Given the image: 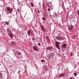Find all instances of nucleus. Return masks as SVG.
Listing matches in <instances>:
<instances>
[{
  "label": "nucleus",
  "mask_w": 79,
  "mask_h": 79,
  "mask_svg": "<svg viewBox=\"0 0 79 79\" xmlns=\"http://www.w3.org/2000/svg\"><path fill=\"white\" fill-rule=\"evenodd\" d=\"M33 49V50H34L35 51L39 52V50H38V47L37 46V45L34 46Z\"/></svg>",
  "instance_id": "1"
},
{
  "label": "nucleus",
  "mask_w": 79,
  "mask_h": 79,
  "mask_svg": "<svg viewBox=\"0 0 79 79\" xmlns=\"http://www.w3.org/2000/svg\"><path fill=\"white\" fill-rule=\"evenodd\" d=\"M6 9L7 10V11H8L10 13H12V10H13V9L9 7H7Z\"/></svg>",
  "instance_id": "2"
},
{
  "label": "nucleus",
  "mask_w": 79,
  "mask_h": 79,
  "mask_svg": "<svg viewBox=\"0 0 79 79\" xmlns=\"http://www.w3.org/2000/svg\"><path fill=\"white\" fill-rule=\"evenodd\" d=\"M54 55L55 54L54 53V52L51 53L49 55V59H50V58H52L53 56H54Z\"/></svg>",
  "instance_id": "3"
},
{
  "label": "nucleus",
  "mask_w": 79,
  "mask_h": 79,
  "mask_svg": "<svg viewBox=\"0 0 79 79\" xmlns=\"http://www.w3.org/2000/svg\"><path fill=\"white\" fill-rule=\"evenodd\" d=\"M55 44L57 48L60 50V47L59 46H60V45H59V43H58V42L56 41Z\"/></svg>",
  "instance_id": "4"
},
{
  "label": "nucleus",
  "mask_w": 79,
  "mask_h": 79,
  "mask_svg": "<svg viewBox=\"0 0 79 79\" xmlns=\"http://www.w3.org/2000/svg\"><path fill=\"white\" fill-rule=\"evenodd\" d=\"M52 49V47L51 46H48L46 48V50H50Z\"/></svg>",
  "instance_id": "5"
},
{
  "label": "nucleus",
  "mask_w": 79,
  "mask_h": 79,
  "mask_svg": "<svg viewBox=\"0 0 79 79\" xmlns=\"http://www.w3.org/2000/svg\"><path fill=\"white\" fill-rule=\"evenodd\" d=\"M67 45L66 44H63L61 45V48H66V46Z\"/></svg>",
  "instance_id": "6"
},
{
  "label": "nucleus",
  "mask_w": 79,
  "mask_h": 79,
  "mask_svg": "<svg viewBox=\"0 0 79 79\" xmlns=\"http://www.w3.org/2000/svg\"><path fill=\"white\" fill-rule=\"evenodd\" d=\"M64 76H65V73H63L59 75V77H63Z\"/></svg>",
  "instance_id": "7"
},
{
  "label": "nucleus",
  "mask_w": 79,
  "mask_h": 79,
  "mask_svg": "<svg viewBox=\"0 0 79 79\" xmlns=\"http://www.w3.org/2000/svg\"><path fill=\"white\" fill-rule=\"evenodd\" d=\"M16 52V55H21V52H19L16 51V52Z\"/></svg>",
  "instance_id": "8"
},
{
  "label": "nucleus",
  "mask_w": 79,
  "mask_h": 79,
  "mask_svg": "<svg viewBox=\"0 0 79 79\" xmlns=\"http://www.w3.org/2000/svg\"><path fill=\"white\" fill-rule=\"evenodd\" d=\"M27 34L28 35H30L31 34V29L29 30L27 32Z\"/></svg>",
  "instance_id": "9"
},
{
  "label": "nucleus",
  "mask_w": 79,
  "mask_h": 79,
  "mask_svg": "<svg viewBox=\"0 0 79 79\" xmlns=\"http://www.w3.org/2000/svg\"><path fill=\"white\" fill-rule=\"evenodd\" d=\"M10 44L13 46H14L15 45V43H14V42L13 41H11V42H10Z\"/></svg>",
  "instance_id": "10"
},
{
  "label": "nucleus",
  "mask_w": 79,
  "mask_h": 79,
  "mask_svg": "<svg viewBox=\"0 0 79 79\" xmlns=\"http://www.w3.org/2000/svg\"><path fill=\"white\" fill-rule=\"evenodd\" d=\"M73 29V25H71V28H70V30H71V29Z\"/></svg>",
  "instance_id": "11"
},
{
  "label": "nucleus",
  "mask_w": 79,
  "mask_h": 79,
  "mask_svg": "<svg viewBox=\"0 0 79 79\" xmlns=\"http://www.w3.org/2000/svg\"><path fill=\"white\" fill-rule=\"evenodd\" d=\"M10 28H7V31L8 32H10Z\"/></svg>",
  "instance_id": "12"
},
{
  "label": "nucleus",
  "mask_w": 79,
  "mask_h": 79,
  "mask_svg": "<svg viewBox=\"0 0 79 79\" xmlns=\"http://www.w3.org/2000/svg\"><path fill=\"white\" fill-rule=\"evenodd\" d=\"M29 18L27 17V18L26 19V20L27 21H29Z\"/></svg>",
  "instance_id": "13"
},
{
  "label": "nucleus",
  "mask_w": 79,
  "mask_h": 79,
  "mask_svg": "<svg viewBox=\"0 0 79 79\" xmlns=\"http://www.w3.org/2000/svg\"><path fill=\"white\" fill-rule=\"evenodd\" d=\"M76 73H75L73 74L74 75H75V77H76V76H77V74H76Z\"/></svg>",
  "instance_id": "14"
},
{
  "label": "nucleus",
  "mask_w": 79,
  "mask_h": 79,
  "mask_svg": "<svg viewBox=\"0 0 79 79\" xmlns=\"http://www.w3.org/2000/svg\"><path fill=\"white\" fill-rule=\"evenodd\" d=\"M0 77H2V74L0 72Z\"/></svg>",
  "instance_id": "15"
},
{
  "label": "nucleus",
  "mask_w": 79,
  "mask_h": 79,
  "mask_svg": "<svg viewBox=\"0 0 79 79\" xmlns=\"http://www.w3.org/2000/svg\"><path fill=\"white\" fill-rule=\"evenodd\" d=\"M31 6H32V7L34 6V4L32 2L31 3Z\"/></svg>",
  "instance_id": "16"
},
{
  "label": "nucleus",
  "mask_w": 79,
  "mask_h": 79,
  "mask_svg": "<svg viewBox=\"0 0 79 79\" xmlns=\"http://www.w3.org/2000/svg\"><path fill=\"white\" fill-rule=\"evenodd\" d=\"M58 38V40H61V38L60 37H59Z\"/></svg>",
  "instance_id": "17"
},
{
  "label": "nucleus",
  "mask_w": 79,
  "mask_h": 79,
  "mask_svg": "<svg viewBox=\"0 0 79 79\" xmlns=\"http://www.w3.org/2000/svg\"><path fill=\"white\" fill-rule=\"evenodd\" d=\"M5 24H6V25H8V24H9L8 22H5Z\"/></svg>",
  "instance_id": "18"
},
{
  "label": "nucleus",
  "mask_w": 79,
  "mask_h": 79,
  "mask_svg": "<svg viewBox=\"0 0 79 79\" xmlns=\"http://www.w3.org/2000/svg\"><path fill=\"white\" fill-rule=\"evenodd\" d=\"M41 62H43V61H44V62H45V60H41Z\"/></svg>",
  "instance_id": "19"
},
{
  "label": "nucleus",
  "mask_w": 79,
  "mask_h": 79,
  "mask_svg": "<svg viewBox=\"0 0 79 79\" xmlns=\"http://www.w3.org/2000/svg\"><path fill=\"white\" fill-rule=\"evenodd\" d=\"M58 37H59L58 36L56 37V39H57V40H58L59 39Z\"/></svg>",
  "instance_id": "20"
},
{
  "label": "nucleus",
  "mask_w": 79,
  "mask_h": 79,
  "mask_svg": "<svg viewBox=\"0 0 79 79\" xmlns=\"http://www.w3.org/2000/svg\"><path fill=\"white\" fill-rule=\"evenodd\" d=\"M61 40H64V38H63V37H61Z\"/></svg>",
  "instance_id": "21"
},
{
  "label": "nucleus",
  "mask_w": 79,
  "mask_h": 79,
  "mask_svg": "<svg viewBox=\"0 0 79 79\" xmlns=\"http://www.w3.org/2000/svg\"><path fill=\"white\" fill-rule=\"evenodd\" d=\"M41 27L42 29H43V28H44V26H41Z\"/></svg>",
  "instance_id": "22"
},
{
  "label": "nucleus",
  "mask_w": 79,
  "mask_h": 79,
  "mask_svg": "<svg viewBox=\"0 0 79 79\" xmlns=\"http://www.w3.org/2000/svg\"><path fill=\"white\" fill-rule=\"evenodd\" d=\"M46 37H47V38H46L48 40L49 39H48V36L47 35Z\"/></svg>",
  "instance_id": "23"
},
{
  "label": "nucleus",
  "mask_w": 79,
  "mask_h": 79,
  "mask_svg": "<svg viewBox=\"0 0 79 79\" xmlns=\"http://www.w3.org/2000/svg\"><path fill=\"white\" fill-rule=\"evenodd\" d=\"M68 27L69 28V29L70 30V28H69V26L68 25Z\"/></svg>",
  "instance_id": "24"
},
{
  "label": "nucleus",
  "mask_w": 79,
  "mask_h": 79,
  "mask_svg": "<svg viewBox=\"0 0 79 79\" xmlns=\"http://www.w3.org/2000/svg\"><path fill=\"white\" fill-rule=\"evenodd\" d=\"M70 55H71V56H73V54H72V53H70Z\"/></svg>",
  "instance_id": "25"
},
{
  "label": "nucleus",
  "mask_w": 79,
  "mask_h": 79,
  "mask_svg": "<svg viewBox=\"0 0 79 79\" xmlns=\"http://www.w3.org/2000/svg\"><path fill=\"white\" fill-rule=\"evenodd\" d=\"M42 18L43 19V20H45V19L44 18L42 17Z\"/></svg>",
  "instance_id": "26"
},
{
  "label": "nucleus",
  "mask_w": 79,
  "mask_h": 79,
  "mask_svg": "<svg viewBox=\"0 0 79 79\" xmlns=\"http://www.w3.org/2000/svg\"><path fill=\"white\" fill-rule=\"evenodd\" d=\"M44 31V32H46V30H45V29H44L43 30Z\"/></svg>",
  "instance_id": "27"
},
{
  "label": "nucleus",
  "mask_w": 79,
  "mask_h": 79,
  "mask_svg": "<svg viewBox=\"0 0 79 79\" xmlns=\"http://www.w3.org/2000/svg\"><path fill=\"white\" fill-rule=\"evenodd\" d=\"M40 43H39L38 44V45H39V46H40Z\"/></svg>",
  "instance_id": "28"
},
{
  "label": "nucleus",
  "mask_w": 79,
  "mask_h": 79,
  "mask_svg": "<svg viewBox=\"0 0 79 79\" xmlns=\"http://www.w3.org/2000/svg\"><path fill=\"white\" fill-rule=\"evenodd\" d=\"M48 11H50V9L48 8Z\"/></svg>",
  "instance_id": "29"
},
{
  "label": "nucleus",
  "mask_w": 79,
  "mask_h": 79,
  "mask_svg": "<svg viewBox=\"0 0 79 79\" xmlns=\"http://www.w3.org/2000/svg\"><path fill=\"white\" fill-rule=\"evenodd\" d=\"M44 28H42V31H44Z\"/></svg>",
  "instance_id": "30"
},
{
  "label": "nucleus",
  "mask_w": 79,
  "mask_h": 79,
  "mask_svg": "<svg viewBox=\"0 0 79 79\" xmlns=\"http://www.w3.org/2000/svg\"><path fill=\"white\" fill-rule=\"evenodd\" d=\"M33 40H34L35 39V38L34 37H33Z\"/></svg>",
  "instance_id": "31"
},
{
  "label": "nucleus",
  "mask_w": 79,
  "mask_h": 79,
  "mask_svg": "<svg viewBox=\"0 0 79 79\" xmlns=\"http://www.w3.org/2000/svg\"><path fill=\"white\" fill-rule=\"evenodd\" d=\"M33 34V31H31V34Z\"/></svg>",
  "instance_id": "32"
},
{
  "label": "nucleus",
  "mask_w": 79,
  "mask_h": 79,
  "mask_svg": "<svg viewBox=\"0 0 79 79\" xmlns=\"http://www.w3.org/2000/svg\"><path fill=\"white\" fill-rule=\"evenodd\" d=\"M48 41H49V42H50V39H48Z\"/></svg>",
  "instance_id": "33"
},
{
  "label": "nucleus",
  "mask_w": 79,
  "mask_h": 79,
  "mask_svg": "<svg viewBox=\"0 0 79 79\" xmlns=\"http://www.w3.org/2000/svg\"><path fill=\"white\" fill-rule=\"evenodd\" d=\"M38 13H40V11L39 10H38Z\"/></svg>",
  "instance_id": "34"
},
{
  "label": "nucleus",
  "mask_w": 79,
  "mask_h": 79,
  "mask_svg": "<svg viewBox=\"0 0 79 79\" xmlns=\"http://www.w3.org/2000/svg\"><path fill=\"white\" fill-rule=\"evenodd\" d=\"M10 33H11V31H9Z\"/></svg>",
  "instance_id": "35"
},
{
  "label": "nucleus",
  "mask_w": 79,
  "mask_h": 79,
  "mask_svg": "<svg viewBox=\"0 0 79 79\" xmlns=\"http://www.w3.org/2000/svg\"><path fill=\"white\" fill-rule=\"evenodd\" d=\"M70 79H73V77H70Z\"/></svg>",
  "instance_id": "36"
},
{
  "label": "nucleus",
  "mask_w": 79,
  "mask_h": 79,
  "mask_svg": "<svg viewBox=\"0 0 79 79\" xmlns=\"http://www.w3.org/2000/svg\"><path fill=\"white\" fill-rule=\"evenodd\" d=\"M19 77H21V75L19 76Z\"/></svg>",
  "instance_id": "37"
},
{
  "label": "nucleus",
  "mask_w": 79,
  "mask_h": 79,
  "mask_svg": "<svg viewBox=\"0 0 79 79\" xmlns=\"http://www.w3.org/2000/svg\"><path fill=\"white\" fill-rule=\"evenodd\" d=\"M68 16L67 15V18H68Z\"/></svg>",
  "instance_id": "38"
},
{
  "label": "nucleus",
  "mask_w": 79,
  "mask_h": 79,
  "mask_svg": "<svg viewBox=\"0 0 79 79\" xmlns=\"http://www.w3.org/2000/svg\"><path fill=\"white\" fill-rule=\"evenodd\" d=\"M25 1H28V0H25Z\"/></svg>",
  "instance_id": "39"
},
{
  "label": "nucleus",
  "mask_w": 79,
  "mask_h": 79,
  "mask_svg": "<svg viewBox=\"0 0 79 79\" xmlns=\"http://www.w3.org/2000/svg\"><path fill=\"white\" fill-rule=\"evenodd\" d=\"M67 9L68 10L69 9V8H68Z\"/></svg>",
  "instance_id": "40"
},
{
  "label": "nucleus",
  "mask_w": 79,
  "mask_h": 79,
  "mask_svg": "<svg viewBox=\"0 0 79 79\" xmlns=\"http://www.w3.org/2000/svg\"><path fill=\"white\" fill-rule=\"evenodd\" d=\"M74 36H76V35H74Z\"/></svg>",
  "instance_id": "41"
},
{
  "label": "nucleus",
  "mask_w": 79,
  "mask_h": 79,
  "mask_svg": "<svg viewBox=\"0 0 79 79\" xmlns=\"http://www.w3.org/2000/svg\"><path fill=\"white\" fill-rule=\"evenodd\" d=\"M26 35V36H27V35Z\"/></svg>",
  "instance_id": "42"
}]
</instances>
